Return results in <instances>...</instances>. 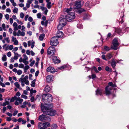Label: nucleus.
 Instances as JSON below:
<instances>
[{"label":"nucleus","instance_id":"nucleus-1","mask_svg":"<svg viewBox=\"0 0 129 129\" xmlns=\"http://www.w3.org/2000/svg\"><path fill=\"white\" fill-rule=\"evenodd\" d=\"M53 105L51 104L47 105L46 106H41L42 111L45 113L50 116H54L56 114V111L52 110L51 108L53 107Z\"/></svg>","mask_w":129,"mask_h":129},{"label":"nucleus","instance_id":"nucleus-32","mask_svg":"<svg viewBox=\"0 0 129 129\" xmlns=\"http://www.w3.org/2000/svg\"><path fill=\"white\" fill-rule=\"evenodd\" d=\"M16 101H18L19 102V103L20 104H21L23 101V100L22 99H20L19 97H17V99Z\"/></svg>","mask_w":129,"mask_h":129},{"label":"nucleus","instance_id":"nucleus-19","mask_svg":"<svg viewBox=\"0 0 129 129\" xmlns=\"http://www.w3.org/2000/svg\"><path fill=\"white\" fill-rule=\"evenodd\" d=\"M116 62L115 61L114 59H112L111 66L113 68H114L116 66Z\"/></svg>","mask_w":129,"mask_h":129},{"label":"nucleus","instance_id":"nucleus-7","mask_svg":"<svg viewBox=\"0 0 129 129\" xmlns=\"http://www.w3.org/2000/svg\"><path fill=\"white\" fill-rule=\"evenodd\" d=\"M55 48L53 46H50L48 49L47 53L48 55H53L55 53Z\"/></svg>","mask_w":129,"mask_h":129},{"label":"nucleus","instance_id":"nucleus-60","mask_svg":"<svg viewBox=\"0 0 129 129\" xmlns=\"http://www.w3.org/2000/svg\"><path fill=\"white\" fill-rule=\"evenodd\" d=\"M85 10L83 9H80V10L78 11V12L79 13H81L84 11Z\"/></svg>","mask_w":129,"mask_h":129},{"label":"nucleus","instance_id":"nucleus-21","mask_svg":"<svg viewBox=\"0 0 129 129\" xmlns=\"http://www.w3.org/2000/svg\"><path fill=\"white\" fill-rule=\"evenodd\" d=\"M113 57V55L112 53H108L106 55L107 58L109 59L112 58Z\"/></svg>","mask_w":129,"mask_h":129},{"label":"nucleus","instance_id":"nucleus-25","mask_svg":"<svg viewBox=\"0 0 129 129\" xmlns=\"http://www.w3.org/2000/svg\"><path fill=\"white\" fill-rule=\"evenodd\" d=\"M10 99L9 98H6L5 100V103L6 104H7V105H8L10 104V102H9V101L10 100Z\"/></svg>","mask_w":129,"mask_h":129},{"label":"nucleus","instance_id":"nucleus-31","mask_svg":"<svg viewBox=\"0 0 129 129\" xmlns=\"http://www.w3.org/2000/svg\"><path fill=\"white\" fill-rule=\"evenodd\" d=\"M51 128H52L54 129H56L57 128V124H52L51 126Z\"/></svg>","mask_w":129,"mask_h":129},{"label":"nucleus","instance_id":"nucleus-42","mask_svg":"<svg viewBox=\"0 0 129 129\" xmlns=\"http://www.w3.org/2000/svg\"><path fill=\"white\" fill-rule=\"evenodd\" d=\"M17 73L18 75H20L22 73V71L20 70H19L17 71Z\"/></svg>","mask_w":129,"mask_h":129},{"label":"nucleus","instance_id":"nucleus-12","mask_svg":"<svg viewBox=\"0 0 129 129\" xmlns=\"http://www.w3.org/2000/svg\"><path fill=\"white\" fill-rule=\"evenodd\" d=\"M52 59L55 63H59L60 62V60L58 59L57 57L55 56H53L52 57Z\"/></svg>","mask_w":129,"mask_h":129},{"label":"nucleus","instance_id":"nucleus-49","mask_svg":"<svg viewBox=\"0 0 129 129\" xmlns=\"http://www.w3.org/2000/svg\"><path fill=\"white\" fill-rule=\"evenodd\" d=\"M5 17L6 19L8 20L9 19V15L8 14H6L5 15Z\"/></svg>","mask_w":129,"mask_h":129},{"label":"nucleus","instance_id":"nucleus-56","mask_svg":"<svg viewBox=\"0 0 129 129\" xmlns=\"http://www.w3.org/2000/svg\"><path fill=\"white\" fill-rule=\"evenodd\" d=\"M72 10V9H71V8L70 9H68L66 10V11L67 13H70V11H71Z\"/></svg>","mask_w":129,"mask_h":129},{"label":"nucleus","instance_id":"nucleus-44","mask_svg":"<svg viewBox=\"0 0 129 129\" xmlns=\"http://www.w3.org/2000/svg\"><path fill=\"white\" fill-rule=\"evenodd\" d=\"M5 40H6V41L8 43H9L10 42V40L9 37L5 38L4 39Z\"/></svg>","mask_w":129,"mask_h":129},{"label":"nucleus","instance_id":"nucleus-52","mask_svg":"<svg viewBox=\"0 0 129 129\" xmlns=\"http://www.w3.org/2000/svg\"><path fill=\"white\" fill-rule=\"evenodd\" d=\"M36 91L35 90H33V89H31L30 90V93H31L32 92H33L34 93H36Z\"/></svg>","mask_w":129,"mask_h":129},{"label":"nucleus","instance_id":"nucleus-16","mask_svg":"<svg viewBox=\"0 0 129 129\" xmlns=\"http://www.w3.org/2000/svg\"><path fill=\"white\" fill-rule=\"evenodd\" d=\"M25 35V33L24 31H21L20 30H18L17 33V36L19 37L20 36H24Z\"/></svg>","mask_w":129,"mask_h":129},{"label":"nucleus","instance_id":"nucleus-17","mask_svg":"<svg viewBox=\"0 0 129 129\" xmlns=\"http://www.w3.org/2000/svg\"><path fill=\"white\" fill-rule=\"evenodd\" d=\"M44 129L47 128L48 127H49L50 126V124L48 122H46L44 123Z\"/></svg>","mask_w":129,"mask_h":129},{"label":"nucleus","instance_id":"nucleus-36","mask_svg":"<svg viewBox=\"0 0 129 129\" xmlns=\"http://www.w3.org/2000/svg\"><path fill=\"white\" fill-rule=\"evenodd\" d=\"M35 80H34L33 81L31 82V86L32 87H34L35 86Z\"/></svg>","mask_w":129,"mask_h":129},{"label":"nucleus","instance_id":"nucleus-30","mask_svg":"<svg viewBox=\"0 0 129 129\" xmlns=\"http://www.w3.org/2000/svg\"><path fill=\"white\" fill-rule=\"evenodd\" d=\"M115 32L118 34H120L121 32V30L120 29L117 28L115 29Z\"/></svg>","mask_w":129,"mask_h":129},{"label":"nucleus","instance_id":"nucleus-58","mask_svg":"<svg viewBox=\"0 0 129 129\" xmlns=\"http://www.w3.org/2000/svg\"><path fill=\"white\" fill-rule=\"evenodd\" d=\"M20 17L21 18H23L24 16V14L22 13H21L20 14Z\"/></svg>","mask_w":129,"mask_h":129},{"label":"nucleus","instance_id":"nucleus-61","mask_svg":"<svg viewBox=\"0 0 129 129\" xmlns=\"http://www.w3.org/2000/svg\"><path fill=\"white\" fill-rule=\"evenodd\" d=\"M29 17V15H26L25 16L24 18V20L25 21H27V18Z\"/></svg>","mask_w":129,"mask_h":129},{"label":"nucleus","instance_id":"nucleus-18","mask_svg":"<svg viewBox=\"0 0 129 129\" xmlns=\"http://www.w3.org/2000/svg\"><path fill=\"white\" fill-rule=\"evenodd\" d=\"M51 90V88L49 86L47 85H46L45 89L44 91L46 92H49Z\"/></svg>","mask_w":129,"mask_h":129},{"label":"nucleus","instance_id":"nucleus-39","mask_svg":"<svg viewBox=\"0 0 129 129\" xmlns=\"http://www.w3.org/2000/svg\"><path fill=\"white\" fill-rule=\"evenodd\" d=\"M105 70L107 71L111 72L112 71V70L107 66L106 67Z\"/></svg>","mask_w":129,"mask_h":129},{"label":"nucleus","instance_id":"nucleus-15","mask_svg":"<svg viewBox=\"0 0 129 129\" xmlns=\"http://www.w3.org/2000/svg\"><path fill=\"white\" fill-rule=\"evenodd\" d=\"M75 5L77 8H80L82 6L81 3V2L80 1H78L76 2Z\"/></svg>","mask_w":129,"mask_h":129},{"label":"nucleus","instance_id":"nucleus-3","mask_svg":"<svg viewBox=\"0 0 129 129\" xmlns=\"http://www.w3.org/2000/svg\"><path fill=\"white\" fill-rule=\"evenodd\" d=\"M65 17L67 21L70 22L75 18V14L74 12H71L70 13H68L66 16Z\"/></svg>","mask_w":129,"mask_h":129},{"label":"nucleus","instance_id":"nucleus-48","mask_svg":"<svg viewBox=\"0 0 129 129\" xmlns=\"http://www.w3.org/2000/svg\"><path fill=\"white\" fill-rule=\"evenodd\" d=\"M23 56L24 57V58L23 59L27 60L28 59V58L25 54H23Z\"/></svg>","mask_w":129,"mask_h":129},{"label":"nucleus","instance_id":"nucleus-38","mask_svg":"<svg viewBox=\"0 0 129 129\" xmlns=\"http://www.w3.org/2000/svg\"><path fill=\"white\" fill-rule=\"evenodd\" d=\"M14 85L17 88H19L20 87V85L18 82H16L14 84Z\"/></svg>","mask_w":129,"mask_h":129},{"label":"nucleus","instance_id":"nucleus-11","mask_svg":"<svg viewBox=\"0 0 129 129\" xmlns=\"http://www.w3.org/2000/svg\"><path fill=\"white\" fill-rule=\"evenodd\" d=\"M67 21L66 18H62L60 20L59 23L63 26H65L67 24Z\"/></svg>","mask_w":129,"mask_h":129},{"label":"nucleus","instance_id":"nucleus-37","mask_svg":"<svg viewBox=\"0 0 129 129\" xmlns=\"http://www.w3.org/2000/svg\"><path fill=\"white\" fill-rule=\"evenodd\" d=\"M29 68V66H25L24 68V72H26V70H27Z\"/></svg>","mask_w":129,"mask_h":129},{"label":"nucleus","instance_id":"nucleus-54","mask_svg":"<svg viewBox=\"0 0 129 129\" xmlns=\"http://www.w3.org/2000/svg\"><path fill=\"white\" fill-rule=\"evenodd\" d=\"M35 62V61L34 60L32 62H31L30 64V66H32L34 64Z\"/></svg>","mask_w":129,"mask_h":129},{"label":"nucleus","instance_id":"nucleus-51","mask_svg":"<svg viewBox=\"0 0 129 129\" xmlns=\"http://www.w3.org/2000/svg\"><path fill=\"white\" fill-rule=\"evenodd\" d=\"M6 119L7 121H10L12 120V118L11 117H6Z\"/></svg>","mask_w":129,"mask_h":129},{"label":"nucleus","instance_id":"nucleus-57","mask_svg":"<svg viewBox=\"0 0 129 129\" xmlns=\"http://www.w3.org/2000/svg\"><path fill=\"white\" fill-rule=\"evenodd\" d=\"M41 14L40 13H39L37 14V16L38 18H40L41 17Z\"/></svg>","mask_w":129,"mask_h":129},{"label":"nucleus","instance_id":"nucleus-29","mask_svg":"<svg viewBox=\"0 0 129 129\" xmlns=\"http://www.w3.org/2000/svg\"><path fill=\"white\" fill-rule=\"evenodd\" d=\"M65 26H63L62 24H60L59 23V24L57 26V28L58 30H61L62 29V28Z\"/></svg>","mask_w":129,"mask_h":129},{"label":"nucleus","instance_id":"nucleus-4","mask_svg":"<svg viewBox=\"0 0 129 129\" xmlns=\"http://www.w3.org/2000/svg\"><path fill=\"white\" fill-rule=\"evenodd\" d=\"M113 45L111 46V49L115 50H117L118 49V47L119 45V44L118 42V39L117 38H115L112 42Z\"/></svg>","mask_w":129,"mask_h":129},{"label":"nucleus","instance_id":"nucleus-23","mask_svg":"<svg viewBox=\"0 0 129 129\" xmlns=\"http://www.w3.org/2000/svg\"><path fill=\"white\" fill-rule=\"evenodd\" d=\"M32 2L30 0H27L26 4V7L27 8L30 7V5L31 3Z\"/></svg>","mask_w":129,"mask_h":129},{"label":"nucleus","instance_id":"nucleus-62","mask_svg":"<svg viewBox=\"0 0 129 129\" xmlns=\"http://www.w3.org/2000/svg\"><path fill=\"white\" fill-rule=\"evenodd\" d=\"M14 44L15 45H17L18 44V41L17 40H15V41H14Z\"/></svg>","mask_w":129,"mask_h":129},{"label":"nucleus","instance_id":"nucleus-13","mask_svg":"<svg viewBox=\"0 0 129 129\" xmlns=\"http://www.w3.org/2000/svg\"><path fill=\"white\" fill-rule=\"evenodd\" d=\"M53 77L51 75H50L47 76L46 77V81L48 82H50L52 81Z\"/></svg>","mask_w":129,"mask_h":129},{"label":"nucleus","instance_id":"nucleus-35","mask_svg":"<svg viewBox=\"0 0 129 129\" xmlns=\"http://www.w3.org/2000/svg\"><path fill=\"white\" fill-rule=\"evenodd\" d=\"M104 49L105 50L108 51L110 50V48L107 46H105L104 47Z\"/></svg>","mask_w":129,"mask_h":129},{"label":"nucleus","instance_id":"nucleus-46","mask_svg":"<svg viewBox=\"0 0 129 129\" xmlns=\"http://www.w3.org/2000/svg\"><path fill=\"white\" fill-rule=\"evenodd\" d=\"M21 97L22 98H24L25 99H27V96L24 95L23 94L21 95Z\"/></svg>","mask_w":129,"mask_h":129},{"label":"nucleus","instance_id":"nucleus-28","mask_svg":"<svg viewBox=\"0 0 129 129\" xmlns=\"http://www.w3.org/2000/svg\"><path fill=\"white\" fill-rule=\"evenodd\" d=\"M17 99V97L16 96H14V97L12 98L10 100L11 102H13L14 101V100L16 101Z\"/></svg>","mask_w":129,"mask_h":129},{"label":"nucleus","instance_id":"nucleus-14","mask_svg":"<svg viewBox=\"0 0 129 129\" xmlns=\"http://www.w3.org/2000/svg\"><path fill=\"white\" fill-rule=\"evenodd\" d=\"M63 34L62 31H58L57 32L56 36L58 38H60L63 36Z\"/></svg>","mask_w":129,"mask_h":129},{"label":"nucleus","instance_id":"nucleus-43","mask_svg":"<svg viewBox=\"0 0 129 129\" xmlns=\"http://www.w3.org/2000/svg\"><path fill=\"white\" fill-rule=\"evenodd\" d=\"M102 58L105 60H107V59L106 58V56L105 55H102L101 56Z\"/></svg>","mask_w":129,"mask_h":129},{"label":"nucleus","instance_id":"nucleus-10","mask_svg":"<svg viewBox=\"0 0 129 129\" xmlns=\"http://www.w3.org/2000/svg\"><path fill=\"white\" fill-rule=\"evenodd\" d=\"M47 71L48 72H49L52 73H54L57 71L56 69H55L53 67H48L47 69Z\"/></svg>","mask_w":129,"mask_h":129},{"label":"nucleus","instance_id":"nucleus-50","mask_svg":"<svg viewBox=\"0 0 129 129\" xmlns=\"http://www.w3.org/2000/svg\"><path fill=\"white\" fill-rule=\"evenodd\" d=\"M24 65L22 63H20L19 64V68H24Z\"/></svg>","mask_w":129,"mask_h":129},{"label":"nucleus","instance_id":"nucleus-64","mask_svg":"<svg viewBox=\"0 0 129 129\" xmlns=\"http://www.w3.org/2000/svg\"><path fill=\"white\" fill-rule=\"evenodd\" d=\"M18 111L17 110L15 111L13 113V116H15L17 113Z\"/></svg>","mask_w":129,"mask_h":129},{"label":"nucleus","instance_id":"nucleus-27","mask_svg":"<svg viewBox=\"0 0 129 129\" xmlns=\"http://www.w3.org/2000/svg\"><path fill=\"white\" fill-rule=\"evenodd\" d=\"M2 60L3 61H6L7 58L6 55L5 54L3 55V56L2 57Z\"/></svg>","mask_w":129,"mask_h":129},{"label":"nucleus","instance_id":"nucleus-55","mask_svg":"<svg viewBox=\"0 0 129 129\" xmlns=\"http://www.w3.org/2000/svg\"><path fill=\"white\" fill-rule=\"evenodd\" d=\"M9 49L10 50H12L13 48V45H10V46H9L8 47Z\"/></svg>","mask_w":129,"mask_h":129},{"label":"nucleus","instance_id":"nucleus-53","mask_svg":"<svg viewBox=\"0 0 129 129\" xmlns=\"http://www.w3.org/2000/svg\"><path fill=\"white\" fill-rule=\"evenodd\" d=\"M7 55L8 57H10L11 56V53L10 52H8L7 54Z\"/></svg>","mask_w":129,"mask_h":129},{"label":"nucleus","instance_id":"nucleus-33","mask_svg":"<svg viewBox=\"0 0 129 129\" xmlns=\"http://www.w3.org/2000/svg\"><path fill=\"white\" fill-rule=\"evenodd\" d=\"M6 44L4 45L3 46V48L5 50H7L8 49V46H7Z\"/></svg>","mask_w":129,"mask_h":129},{"label":"nucleus","instance_id":"nucleus-22","mask_svg":"<svg viewBox=\"0 0 129 129\" xmlns=\"http://www.w3.org/2000/svg\"><path fill=\"white\" fill-rule=\"evenodd\" d=\"M48 23V20H47L45 22L43 21H42L41 22V23L42 25H44L45 27L47 26Z\"/></svg>","mask_w":129,"mask_h":129},{"label":"nucleus","instance_id":"nucleus-8","mask_svg":"<svg viewBox=\"0 0 129 129\" xmlns=\"http://www.w3.org/2000/svg\"><path fill=\"white\" fill-rule=\"evenodd\" d=\"M28 78V76H26L23 78H20L19 79V82H24L25 83L26 85H29V82L27 80Z\"/></svg>","mask_w":129,"mask_h":129},{"label":"nucleus","instance_id":"nucleus-26","mask_svg":"<svg viewBox=\"0 0 129 129\" xmlns=\"http://www.w3.org/2000/svg\"><path fill=\"white\" fill-rule=\"evenodd\" d=\"M102 91L101 90H97L96 91V94L97 95H101L102 94Z\"/></svg>","mask_w":129,"mask_h":129},{"label":"nucleus","instance_id":"nucleus-6","mask_svg":"<svg viewBox=\"0 0 129 129\" xmlns=\"http://www.w3.org/2000/svg\"><path fill=\"white\" fill-rule=\"evenodd\" d=\"M39 119L40 121L44 122L50 121L51 120L50 118L49 117L44 114H42L40 116Z\"/></svg>","mask_w":129,"mask_h":129},{"label":"nucleus","instance_id":"nucleus-20","mask_svg":"<svg viewBox=\"0 0 129 129\" xmlns=\"http://www.w3.org/2000/svg\"><path fill=\"white\" fill-rule=\"evenodd\" d=\"M44 123L40 122L38 124V127L40 129H44Z\"/></svg>","mask_w":129,"mask_h":129},{"label":"nucleus","instance_id":"nucleus-41","mask_svg":"<svg viewBox=\"0 0 129 129\" xmlns=\"http://www.w3.org/2000/svg\"><path fill=\"white\" fill-rule=\"evenodd\" d=\"M67 66L66 65H64L58 68V69L59 70H62L66 68Z\"/></svg>","mask_w":129,"mask_h":129},{"label":"nucleus","instance_id":"nucleus-34","mask_svg":"<svg viewBox=\"0 0 129 129\" xmlns=\"http://www.w3.org/2000/svg\"><path fill=\"white\" fill-rule=\"evenodd\" d=\"M47 3V6L48 9H50L52 6V5H51V2H49Z\"/></svg>","mask_w":129,"mask_h":129},{"label":"nucleus","instance_id":"nucleus-24","mask_svg":"<svg viewBox=\"0 0 129 129\" xmlns=\"http://www.w3.org/2000/svg\"><path fill=\"white\" fill-rule=\"evenodd\" d=\"M45 35L44 34H41L39 36V39L40 41H42L44 37H45Z\"/></svg>","mask_w":129,"mask_h":129},{"label":"nucleus","instance_id":"nucleus-47","mask_svg":"<svg viewBox=\"0 0 129 129\" xmlns=\"http://www.w3.org/2000/svg\"><path fill=\"white\" fill-rule=\"evenodd\" d=\"M92 69L96 73L99 72V71L95 67H92Z\"/></svg>","mask_w":129,"mask_h":129},{"label":"nucleus","instance_id":"nucleus-9","mask_svg":"<svg viewBox=\"0 0 129 129\" xmlns=\"http://www.w3.org/2000/svg\"><path fill=\"white\" fill-rule=\"evenodd\" d=\"M112 88L109 86H108L105 88V94L106 95H108L111 94V90H112Z\"/></svg>","mask_w":129,"mask_h":129},{"label":"nucleus","instance_id":"nucleus-45","mask_svg":"<svg viewBox=\"0 0 129 129\" xmlns=\"http://www.w3.org/2000/svg\"><path fill=\"white\" fill-rule=\"evenodd\" d=\"M27 60L23 59V63L25 65H27L28 63V61H26Z\"/></svg>","mask_w":129,"mask_h":129},{"label":"nucleus","instance_id":"nucleus-63","mask_svg":"<svg viewBox=\"0 0 129 129\" xmlns=\"http://www.w3.org/2000/svg\"><path fill=\"white\" fill-rule=\"evenodd\" d=\"M6 114L8 116L10 117H12V114L8 112Z\"/></svg>","mask_w":129,"mask_h":129},{"label":"nucleus","instance_id":"nucleus-2","mask_svg":"<svg viewBox=\"0 0 129 129\" xmlns=\"http://www.w3.org/2000/svg\"><path fill=\"white\" fill-rule=\"evenodd\" d=\"M43 100L45 101V100L48 102H52L53 98L52 95L49 93H46L43 94L42 96Z\"/></svg>","mask_w":129,"mask_h":129},{"label":"nucleus","instance_id":"nucleus-5","mask_svg":"<svg viewBox=\"0 0 129 129\" xmlns=\"http://www.w3.org/2000/svg\"><path fill=\"white\" fill-rule=\"evenodd\" d=\"M58 43V38L56 36H54L51 39L50 42L51 45L56 46Z\"/></svg>","mask_w":129,"mask_h":129},{"label":"nucleus","instance_id":"nucleus-59","mask_svg":"<svg viewBox=\"0 0 129 129\" xmlns=\"http://www.w3.org/2000/svg\"><path fill=\"white\" fill-rule=\"evenodd\" d=\"M28 20L29 21L32 22L33 21V19L31 17H29L28 18Z\"/></svg>","mask_w":129,"mask_h":129},{"label":"nucleus","instance_id":"nucleus-40","mask_svg":"<svg viewBox=\"0 0 129 129\" xmlns=\"http://www.w3.org/2000/svg\"><path fill=\"white\" fill-rule=\"evenodd\" d=\"M18 9L16 7H15L13 10V12L14 13H17L18 12Z\"/></svg>","mask_w":129,"mask_h":129}]
</instances>
